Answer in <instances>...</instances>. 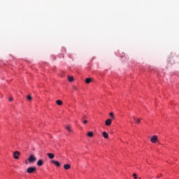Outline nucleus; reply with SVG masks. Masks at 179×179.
Segmentation results:
<instances>
[{
    "mask_svg": "<svg viewBox=\"0 0 179 179\" xmlns=\"http://www.w3.org/2000/svg\"><path fill=\"white\" fill-rule=\"evenodd\" d=\"M29 163L30 164H33V163H36V162H37V157H36V156H34V155H31L29 158L27 159Z\"/></svg>",
    "mask_w": 179,
    "mask_h": 179,
    "instance_id": "obj_1",
    "label": "nucleus"
},
{
    "mask_svg": "<svg viewBox=\"0 0 179 179\" xmlns=\"http://www.w3.org/2000/svg\"><path fill=\"white\" fill-rule=\"evenodd\" d=\"M36 171H37V168L31 166L27 168L26 173H27V174H33V173H36Z\"/></svg>",
    "mask_w": 179,
    "mask_h": 179,
    "instance_id": "obj_2",
    "label": "nucleus"
},
{
    "mask_svg": "<svg viewBox=\"0 0 179 179\" xmlns=\"http://www.w3.org/2000/svg\"><path fill=\"white\" fill-rule=\"evenodd\" d=\"M19 156H20V152L19 151H15L13 152V157L17 160L19 159Z\"/></svg>",
    "mask_w": 179,
    "mask_h": 179,
    "instance_id": "obj_3",
    "label": "nucleus"
},
{
    "mask_svg": "<svg viewBox=\"0 0 179 179\" xmlns=\"http://www.w3.org/2000/svg\"><path fill=\"white\" fill-rule=\"evenodd\" d=\"M51 163H52V164H55V166H56V167H61V163H59V162H57L55 160H52Z\"/></svg>",
    "mask_w": 179,
    "mask_h": 179,
    "instance_id": "obj_4",
    "label": "nucleus"
},
{
    "mask_svg": "<svg viewBox=\"0 0 179 179\" xmlns=\"http://www.w3.org/2000/svg\"><path fill=\"white\" fill-rule=\"evenodd\" d=\"M150 141L152 142V143H156V142H157V136L156 135L153 136L151 138Z\"/></svg>",
    "mask_w": 179,
    "mask_h": 179,
    "instance_id": "obj_5",
    "label": "nucleus"
},
{
    "mask_svg": "<svg viewBox=\"0 0 179 179\" xmlns=\"http://www.w3.org/2000/svg\"><path fill=\"white\" fill-rule=\"evenodd\" d=\"M111 122H113L111 119H108L105 122V125H106V127H110V124H111Z\"/></svg>",
    "mask_w": 179,
    "mask_h": 179,
    "instance_id": "obj_6",
    "label": "nucleus"
},
{
    "mask_svg": "<svg viewBox=\"0 0 179 179\" xmlns=\"http://www.w3.org/2000/svg\"><path fill=\"white\" fill-rule=\"evenodd\" d=\"M133 119H134V121H135L136 124H137L138 125L141 124V119L136 118L135 117H133Z\"/></svg>",
    "mask_w": 179,
    "mask_h": 179,
    "instance_id": "obj_7",
    "label": "nucleus"
},
{
    "mask_svg": "<svg viewBox=\"0 0 179 179\" xmlns=\"http://www.w3.org/2000/svg\"><path fill=\"white\" fill-rule=\"evenodd\" d=\"M43 164H44V162H43V159H39L37 162V166H38L39 167H41V166H43Z\"/></svg>",
    "mask_w": 179,
    "mask_h": 179,
    "instance_id": "obj_8",
    "label": "nucleus"
},
{
    "mask_svg": "<svg viewBox=\"0 0 179 179\" xmlns=\"http://www.w3.org/2000/svg\"><path fill=\"white\" fill-rule=\"evenodd\" d=\"M64 170H69V169H71V164H64Z\"/></svg>",
    "mask_w": 179,
    "mask_h": 179,
    "instance_id": "obj_9",
    "label": "nucleus"
},
{
    "mask_svg": "<svg viewBox=\"0 0 179 179\" xmlns=\"http://www.w3.org/2000/svg\"><path fill=\"white\" fill-rule=\"evenodd\" d=\"M102 135L103 138H105L106 139H108V134H107V132L106 131L102 132Z\"/></svg>",
    "mask_w": 179,
    "mask_h": 179,
    "instance_id": "obj_10",
    "label": "nucleus"
},
{
    "mask_svg": "<svg viewBox=\"0 0 179 179\" xmlns=\"http://www.w3.org/2000/svg\"><path fill=\"white\" fill-rule=\"evenodd\" d=\"M47 156H48L49 159H54V157H55V155L52 153H48Z\"/></svg>",
    "mask_w": 179,
    "mask_h": 179,
    "instance_id": "obj_11",
    "label": "nucleus"
},
{
    "mask_svg": "<svg viewBox=\"0 0 179 179\" xmlns=\"http://www.w3.org/2000/svg\"><path fill=\"white\" fill-rule=\"evenodd\" d=\"M65 128L69 132H72V128L71 127V125H67Z\"/></svg>",
    "mask_w": 179,
    "mask_h": 179,
    "instance_id": "obj_12",
    "label": "nucleus"
},
{
    "mask_svg": "<svg viewBox=\"0 0 179 179\" xmlns=\"http://www.w3.org/2000/svg\"><path fill=\"white\" fill-rule=\"evenodd\" d=\"M68 80H69V82H73V80H74V78H73V76H68Z\"/></svg>",
    "mask_w": 179,
    "mask_h": 179,
    "instance_id": "obj_13",
    "label": "nucleus"
},
{
    "mask_svg": "<svg viewBox=\"0 0 179 179\" xmlns=\"http://www.w3.org/2000/svg\"><path fill=\"white\" fill-rule=\"evenodd\" d=\"M94 134L93 131H90L87 133V136H89L90 138H93Z\"/></svg>",
    "mask_w": 179,
    "mask_h": 179,
    "instance_id": "obj_14",
    "label": "nucleus"
},
{
    "mask_svg": "<svg viewBox=\"0 0 179 179\" xmlns=\"http://www.w3.org/2000/svg\"><path fill=\"white\" fill-rule=\"evenodd\" d=\"M56 104H57V106H62V101L61 100H57L56 101Z\"/></svg>",
    "mask_w": 179,
    "mask_h": 179,
    "instance_id": "obj_15",
    "label": "nucleus"
},
{
    "mask_svg": "<svg viewBox=\"0 0 179 179\" xmlns=\"http://www.w3.org/2000/svg\"><path fill=\"white\" fill-rule=\"evenodd\" d=\"M92 82V78H87L85 80V83H87V85H89V83H90Z\"/></svg>",
    "mask_w": 179,
    "mask_h": 179,
    "instance_id": "obj_16",
    "label": "nucleus"
},
{
    "mask_svg": "<svg viewBox=\"0 0 179 179\" xmlns=\"http://www.w3.org/2000/svg\"><path fill=\"white\" fill-rule=\"evenodd\" d=\"M32 99H33V98L31 97V96H30V95H28V96H27V100H28V101H31Z\"/></svg>",
    "mask_w": 179,
    "mask_h": 179,
    "instance_id": "obj_17",
    "label": "nucleus"
},
{
    "mask_svg": "<svg viewBox=\"0 0 179 179\" xmlns=\"http://www.w3.org/2000/svg\"><path fill=\"white\" fill-rule=\"evenodd\" d=\"M110 116L111 117L112 120H114L115 117H114V113H110Z\"/></svg>",
    "mask_w": 179,
    "mask_h": 179,
    "instance_id": "obj_18",
    "label": "nucleus"
},
{
    "mask_svg": "<svg viewBox=\"0 0 179 179\" xmlns=\"http://www.w3.org/2000/svg\"><path fill=\"white\" fill-rule=\"evenodd\" d=\"M81 121H83V123L85 125H86V124H87V120H81Z\"/></svg>",
    "mask_w": 179,
    "mask_h": 179,
    "instance_id": "obj_19",
    "label": "nucleus"
},
{
    "mask_svg": "<svg viewBox=\"0 0 179 179\" xmlns=\"http://www.w3.org/2000/svg\"><path fill=\"white\" fill-rule=\"evenodd\" d=\"M133 177L134 178V179H138V176H137L136 173H134Z\"/></svg>",
    "mask_w": 179,
    "mask_h": 179,
    "instance_id": "obj_20",
    "label": "nucleus"
},
{
    "mask_svg": "<svg viewBox=\"0 0 179 179\" xmlns=\"http://www.w3.org/2000/svg\"><path fill=\"white\" fill-rule=\"evenodd\" d=\"M86 118H87V116L84 115L83 116V118L81 119V120H86Z\"/></svg>",
    "mask_w": 179,
    "mask_h": 179,
    "instance_id": "obj_21",
    "label": "nucleus"
},
{
    "mask_svg": "<svg viewBox=\"0 0 179 179\" xmlns=\"http://www.w3.org/2000/svg\"><path fill=\"white\" fill-rule=\"evenodd\" d=\"M25 164H29V160L27 159V160L25 161Z\"/></svg>",
    "mask_w": 179,
    "mask_h": 179,
    "instance_id": "obj_22",
    "label": "nucleus"
},
{
    "mask_svg": "<svg viewBox=\"0 0 179 179\" xmlns=\"http://www.w3.org/2000/svg\"><path fill=\"white\" fill-rule=\"evenodd\" d=\"M9 100H10V101H12L13 99H12V98H10Z\"/></svg>",
    "mask_w": 179,
    "mask_h": 179,
    "instance_id": "obj_23",
    "label": "nucleus"
},
{
    "mask_svg": "<svg viewBox=\"0 0 179 179\" xmlns=\"http://www.w3.org/2000/svg\"><path fill=\"white\" fill-rule=\"evenodd\" d=\"M149 179H153V178H149Z\"/></svg>",
    "mask_w": 179,
    "mask_h": 179,
    "instance_id": "obj_24",
    "label": "nucleus"
},
{
    "mask_svg": "<svg viewBox=\"0 0 179 179\" xmlns=\"http://www.w3.org/2000/svg\"><path fill=\"white\" fill-rule=\"evenodd\" d=\"M74 90H76V87H74Z\"/></svg>",
    "mask_w": 179,
    "mask_h": 179,
    "instance_id": "obj_25",
    "label": "nucleus"
},
{
    "mask_svg": "<svg viewBox=\"0 0 179 179\" xmlns=\"http://www.w3.org/2000/svg\"><path fill=\"white\" fill-rule=\"evenodd\" d=\"M138 179H141V178H138Z\"/></svg>",
    "mask_w": 179,
    "mask_h": 179,
    "instance_id": "obj_26",
    "label": "nucleus"
}]
</instances>
